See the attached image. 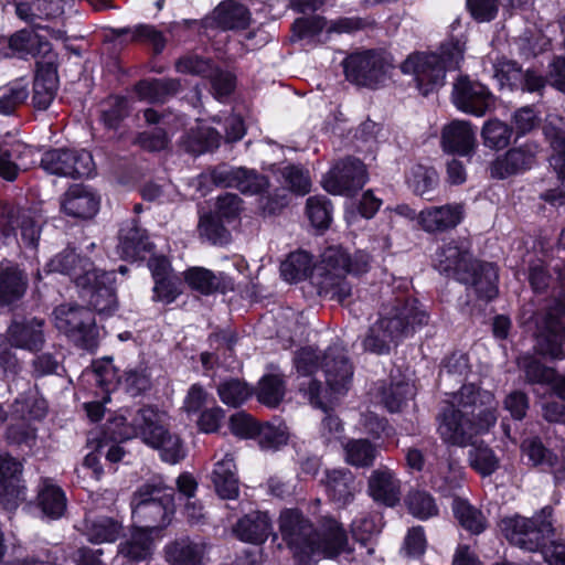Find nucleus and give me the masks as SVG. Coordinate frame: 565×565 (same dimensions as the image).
Returning a JSON list of instances; mask_svg holds the SVG:
<instances>
[{
  "label": "nucleus",
  "instance_id": "f257e3e1",
  "mask_svg": "<svg viewBox=\"0 0 565 565\" xmlns=\"http://www.w3.org/2000/svg\"><path fill=\"white\" fill-rule=\"evenodd\" d=\"M498 402L489 391L473 384L463 385L452 397L438 426L441 438L451 445L466 446L472 437L497 423Z\"/></svg>",
  "mask_w": 565,
  "mask_h": 565
},
{
  "label": "nucleus",
  "instance_id": "f03ea898",
  "mask_svg": "<svg viewBox=\"0 0 565 565\" xmlns=\"http://www.w3.org/2000/svg\"><path fill=\"white\" fill-rule=\"evenodd\" d=\"M370 263L371 257L364 252L350 256L341 248H328L311 275V285L320 297L343 302L352 294L347 274H364L370 269Z\"/></svg>",
  "mask_w": 565,
  "mask_h": 565
},
{
  "label": "nucleus",
  "instance_id": "7ed1b4c3",
  "mask_svg": "<svg viewBox=\"0 0 565 565\" xmlns=\"http://www.w3.org/2000/svg\"><path fill=\"white\" fill-rule=\"evenodd\" d=\"M125 422L124 417L114 422L115 426H122L117 433L119 438H140L146 445L158 449L161 458L170 463H175L184 457L181 440L178 435L169 431L163 412L145 406L135 413L129 424Z\"/></svg>",
  "mask_w": 565,
  "mask_h": 565
},
{
  "label": "nucleus",
  "instance_id": "20e7f679",
  "mask_svg": "<svg viewBox=\"0 0 565 565\" xmlns=\"http://www.w3.org/2000/svg\"><path fill=\"white\" fill-rule=\"evenodd\" d=\"M463 53L465 43L450 40L440 45L439 53L417 52L408 55L401 70L414 76L418 90L426 96L444 86L446 72L459 67Z\"/></svg>",
  "mask_w": 565,
  "mask_h": 565
},
{
  "label": "nucleus",
  "instance_id": "39448f33",
  "mask_svg": "<svg viewBox=\"0 0 565 565\" xmlns=\"http://www.w3.org/2000/svg\"><path fill=\"white\" fill-rule=\"evenodd\" d=\"M132 516L138 527L151 532L166 527L174 511V493L172 488L156 483H146L135 493Z\"/></svg>",
  "mask_w": 565,
  "mask_h": 565
},
{
  "label": "nucleus",
  "instance_id": "423d86ee",
  "mask_svg": "<svg viewBox=\"0 0 565 565\" xmlns=\"http://www.w3.org/2000/svg\"><path fill=\"white\" fill-rule=\"evenodd\" d=\"M552 509L545 507L532 518L513 515L503 518L499 529L504 537L513 545L527 551L536 552L547 547L546 541L553 534Z\"/></svg>",
  "mask_w": 565,
  "mask_h": 565
},
{
  "label": "nucleus",
  "instance_id": "0eeeda50",
  "mask_svg": "<svg viewBox=\"0 0 565 565\" xmlns=\"http://www.w3.org/2000/svg\"><path fill=\"white\" fill-rule=\"evenodd\" d=\"M379 316L377 321L397 342L412 335L429 320L428 313L416 299L394 295L384 299Z\"/></svg>",
  "mask_w": 565,
  "mask_h": 565
},
{
  "label": "nucleus",
  "instance_id": "6e6552de",
  "mask_svg": "<svg viewBox=\"0 0 565 565\" xmlns=\"http://www.w3.org/2000/svg\"><path fill=\"white\" fill-rule=\"evenodd\" d=\"M57 330L77 347L92 351L97 348L99 330L90 309L77 305H60L53 311Z\"/></svg>",
  "mask_w": 565,
  "mask_h": 565
},
{
  "label": "nucleus",
  "instance_id": "1a4fd4ad",
  "mask_svg": "<svg viewBox=\"0 0 565 565\" xmlns=\"http://www.w3.org/2000/svg\"><path fill=\"white\" fill-rule=\"evenodd\" d=\"M279 531L298 565H310L315 546V529L311 522L299 510L287 509L280 513Z\"/></svg>",
  "mask_w": 565,
  "mask_h": 565
},
{
  "label": "nucleus",
  "instance_id": "9d476101",
  "mask_svg": "<svg viewBox=\"0 0 565 565\" xmlns=\"http://www.w3.org/2000/svg\"><path fill=\"white\" fill-rule=\"evenodd\" d=\"M539 351L552 359L565 358V291L547 308L537 333Z\"/></svg>",
  "mask_w": 565,
  "mask_h": 565
},
{
  "label": "nucleus",
  "instance_id": "9b49d317",
  "mask_svg": "<svg viewBox=\"0 0 565 565\" xmlns=\"http://www.w3.org/2000/svg\"><path fill=\"white\" fill-rule=\"evenodd\" d=\"M343 65L349 81L366 87H376L384 82L391 68V63L384 54L376 51L351 54L344 60Z\"/></svg>",
  "mask_w": 565,
  "mask_h": 565
},
{
  "label": "nucleus",
  "instance_id": "f8f14e48",
  "mask_svg": "<svg viewBox=\"0 0 565 565\" xmlns=\"http://www.w3.org/2000/svg\"><path fill=\"white\" fill-rule=\"evenodd\" d=\"M43 223V216L35 210L0 205V232L4 236H10L20 228L22 242L26 247L36 248Z\"/></svg>",
  "mask_w": 565,
  "mask_h": 565
},
{
  "label": "nucleus",
  "instance_id": "ddd939ff",
  "mask_svg": "<svg viewBox=\"0 0 565 565\" xmlns=\"http://www.w3.org/2000/svg\"><path fill=\"white\" fill-rule=\"evenodd\" d=\"M41 167L58 177H89L94 170L92 154L86 150L52 149L41 159Z\"/></svg>",
  "mask_w": 565,
  "mask_h": 565
},
{
  "label": "nucleus",
  "instance_id": "4468645a",
  "mask_svg": "<svg viewBox=\"0 0 565 565\" xmlns=\"http://www.w3.org/2000/svg\"><path fill=\"white\" fill-rule=\"evenodd\" d=\"M367 180L365 166L359 159L338 162L324 177L323 188L332 194H349L360 190Z\"/></svg>",
  "mask_w": 565,
  "mask_h": 565
},
{
  "label": "nucleus",
  "instance_id": "2eb2a0df",
  "mask_svg": "<svg viewBox=\"0 0 565 565\" xmlns=\"http://www.w3.org/2000/svg\"><path fill=\"white\" fill-rule=\"evenodd\" d=\"M452 102L455 106L467 114L481 117L493 105V97L488 88L468 76H459L454 83Z\"/></svg>",
  "mask_w": 565,
  "mask_h": 565
},
{
  "label": "nucleus",
  "instance_id": "dca6fc26",
  "mask_svg": "<svg viewBox=\"0 0 565 565\" xmlns=\"http://www.w3.org/2000/svg\"><path fill=\"white\" fill-rule=\"evenodd\" d=\"M321 369L331 393L342 395L350 390L353 380V365L342 347L328 348L322 355Z\"/></svg>",
  "mask_w": 565,
  "mask_h": 565
},
{
  "label": "nucleus",
  "instance_id": "f3484780",
  "mask_svg": "<svg viewBox=\"0 0 565 565\" xmlns=\"http://www.w3.org/2000/svg\"><path fill=\"white\" fill-rule=\"evenodd\" d=\"M321 484L328 500L339 508L351 504L362 491V481L348 468L326 470Z\"/></svg>",
  "mask_w": 565,
  "mask_h": 565
},
{
  "label": "nucleus",
  "instance_id": "a211bd4d",
  "mask_svg": "<svg viewBox=\"0 0 565 565\" xmlns=\"http://www.w3.org/2000/svg\"><path fill=\"white\" fill-rule=\"evenodd\" d=\"M315 556L335 557L341 553H350L348 535L342 524L332 516H322L318 530L315 531Z\"/></svg>",
  "mask_w": 565,
  "mask_h": 565
},
{
  "label": "nucleus",
  "instance_id": "6ab92c4d",
  "mask_svg": "<svg viewBox=\"0 0 565 565\" xmlns=\"http://www.w3.org/2000/svg\"><path fill=\"white\" fill-rule=\"evenodd\" d=\"M44 324L41 318L17 317L7 329L8 341L17 349L39 351L45 343Z\"/></svg>",
  "mask_w": 565,
  "mask_h": 565
},
{
  "label": "nucleus",
  "instance_id": "aec40b11",
  "mask_svg": "<svg viewBox=\"0 0 565 565\" xmlns=\"http://www.w3.org/2000/svg\"><path fill=\"white\" fill-rule=\"evenodd\" d=\"M465 214L460 203L429 206L418 213V226L426 233H444L458 226Z\"/></svg>",
  "mask_w": 565,
  "mask_h": 565
},
{
  "label": "nucleus",
  "instance_id": "412c9836",
  "mask_svg": "<svg viewBox=\"0 0 565 565\" xmlns=\"http://www.w3.org/2000/svg\"><path fill=\"white\" fill-rule=\"evenodd\" d=\"M56 55L36 62V74L33 83L32 104L38 110H45L53 102L57 90Z\"/></svg>",
  "mask_w": 565,
  "mask_h": 565
},
{
  "label": "nucleus",
  "instance_id": "4be33fe9",
  "mask_svg": "<svg viewBox=\"0 0 565 565\" xmlns=\"http://www.w3.org/2000/svg\"><path fill=\"white\" fill-rule=\"evenodd\" d=\"M440 145L447 153L470 157L477 147L476 131L469 121L452 120L444 126Z\"/></svg>",
  "mask_w": 565,
  "mask_h": 565
},
{
  "label": "nucleus",
  "instance_id": "5701e85b",
  "mask_svg": "<svg viewBox=\"0 0 565 565\" xmlns=\"http://www.w3.org/2000/svg\"><path fill=\"white\" fill-rule=\"evenodd\" d=\"M367 494L376 503L393 508L401 501V481L393 470L380 467L367 478Z\"/></svg>",
  "mask_w": 565,
  "mask_h": 565
},
{
  "label": "nucleus",
  "instance_id": "b1692460",
  "mask_svg": "<svg viewBox=\"0 0 565 565\" xmlns=\"http://www.w3.org/2000/svg\"><path fill=\"white\" fill-rule=\"evenodd\" d=\"M49 271H58L72 277L77 286H87L92 277L97 279V270L87 258H81L72 248L57 254L46 265Z\"/></svg>",
  "mask_w": 565,
  "mask_h": 565
},
{
  "label": "nucleus",
  "instance_id": "393cba45",
  "mask_svg": "<svg viewBox=\"0 0 565 565\" xmlns=\"http://www.w3.org/2000/svg\"><path fill=\"white\" fill-rule=\"evenodd\" d=\"M536 153L537 147L530 143L508 150L491 163V177L502 180L530 169L535 162Z\"/></svg>",
  "mask_w": 565,
  "mask_h": 565
},
{
  "label": "nucleus",
  "instance_id": "a878e982",
  "mask_svg": "<svg viewBox=\"0 0 565 565\" xmlns=\"http://www.w3.org/2000/svg\"><path fill=\"white\" fill-rule=\"evenodd\" d=\"M114 273L97 271V279L92 277L89 285L79 286L82 297L98 313H110L117 306V299L113 287Z\"/></svg>",
  "mask_w": 565,
  "mask_h": 565
},
{
  "label": "nucleus",
  "instance_id": "bb28decb",
  "mask_svg": "<svg viewBox=\"0 0 565 565\" xmlns=\"http://www.w3.org/2000/svg\"><path fill=\"white\" fill-rule=\"evenodd\" d=\"M215 459L210 479L216 494L223 500L237 499L239 480L233 454L224 452L221 458L215 455Z\"/></svg>",
  "mask_w": 565,
  "mask_h": 565
},
{
  "label": "nucleus",
  "instance_id": "cd10ccee",
  "mask_svg": "<svg viewBox=\"0 0 565 565\" xmlns=\"http://www.w3.org/2000/svg\"><path fill=\"white\" fill-rule=\"evenodd\" d=\"M22 472V465L9 455L0 454V503L7 510L18 507L23 494L19 476Z\"/></svg>",
  "mask_w": 565,
  "mask_h": 565
},
{
  "label": "nucleus",
  "instance_id": "c85d7f7f",
  "mask_svg": "<svg viewBox=\"0 0 565 565\" xmlns=\"http://www.w3.org/2000/svg\"><path fill=\"white\" fill-rule=\"evenodd\" d=\"M475 263L468 248L460 246L455 241L440 247L435 258V267L459 282L461 274H467Z\"/></svg>",
  "mask_w": 565,
  "mask_h": 565
},
{
  "label": "nucleus",
  "instance_id": "c756f323",
  "mask_svg": "<svg viewBox=\"0 0 565 565\" xmlns=\"http://www.w3.org/2000/svg\"><path fill=\"white\" fill-rule=\"evenodd\" d=\"M271 532V520L266 512L262 511L245 514L233 527V533L238 540L252 544L264 543Z\"/></svg>",
  "mask_w": 565,
  "mask_h": 565
},
{
  "label": "nucleus",
  "instance_id": "7c9ffc66",
  "mask_svg": "<svg viewBox=\"0 0 565 565\" xmlns=\"http://www.w3.org/2000/svg\"><path fill=\"white\" fill-rule=\"evenodd\" d=\"M498 271L493 264L476 262L467 274H461L460 282L471 286L477 295L486 300L498 294Z\"/></svg>",
  "mask_w": 565,
  "mask_h": 565
},
{
  "label": "nucleus",
  "instance_id": "2f4dec72",
  "mask_svg": "<svg viewBox=\"0 0 565 565\" xmlns=\"http://www.w3.org/2000/svg\"><path fill=\"white\" fill-rule=\"evenodd\" d=\"M98 207L99 199L82 184L71 186L62 201L63 211L74 217L89 218L96 214Z\"/></svg>",
  "mask_w": 565,
  "mask_h": 565
},
{
  "label": "nucleus",
  "instance_id": "473e14b6",
  "mask_svg": "<svg viewBox=\"0 0 565 565\" xmlns=\"http://www.w3.org/2000/svg\"><path fill=\"white\" fill-rule=\"evenodd\" d=\"M164 551L170 565H200L206 552V545L202 541L183 536L169 543Z\"/></svg>",
  "mask_w": 565,
  "mask_h": 565
},
{
  "label": "nucleus",
  "instance_id": "72a5a7b5",
  "mask_svg": "<svg viewBox=\"0 0 565 565\" xmlns=\"http://www.w3.org/2000/svg\"><path fill=\"white\" fill-rule=\"evenodd\" d=\"M8 47L13 55H18L21 58H25L29 55L33 57L41 55V60H47L49 55H55L49 41L25 29L19 30L9 36Z\"/></svg>",
  "mask_w": 565,
  "mask_h": 565
},
{
  "label": "nucleus",
  "instance_id": "f704fd0d",
  "mask_svg": "<svg viewBox=\"0 0 565 565\" xmlns=\"http://www.w3.org/2000/svg\"><path fill=\"white\" fill-rule=\"evenodd\" d=\"M31 153L26 145L13 141L0 146V178L12 182L20 171L28 169L25 157Z\"/></svg>",
  "mask_w": 565,
  "mask_h": 565
},
{
  "label": "nucleus",
  "instance_id": "c9c22d12",
  "mask_svg": "<svg viewBox=\"0 0 565 565\" xmlns=\"http://www.w3.org/2000/svg\"><path fill=\"white\" fill-rule=\"evenodd\" d=\"M151 244L142 228L135 220L122 225L119 232L118 250L126 259L142 258V253L149 252Z\"/></svg>",
  "mask_w": 565,
  "mask_h": 565
},
{
  "label": "nucleus",
  "instance_id": "e433bc0d",
  "mask_svg": "<svg viewBox=\"0 0 565 565\" xmlns=\"http://www.w3.org/2000/svg\"><path fill=\"white\" fill-rule=\"evenodd\" d=\"M185 280L189 286L203 294L210 295L216 291L225 292L233 289V281L224 274L215 275L203 267H194L185 271Z\"/></svg>",
  "mask_w": 565,
  "mask_h": 565
},
{
  "label": "nucleus",
  "instance_id": "4c0bfd02",
  "mask_svg": "<svg viewBox=\"0 0 565 565\" xmlns=\"http://www.w3.org/2000/svg\"><path fill=\"white\" fill-rule=\"evenodd\" d=\"M153 547L151 532L136 526L129 537L119 544L118 553L130 562L139 563L151 558Z\"/></svg>",
  "mask_w": 565,
  "mask_h": 565
},
{
  "label": "nucleus",
  "instance_id": "58836bf2",
  "mask_svg": "<svg viewBox=\"0 0 565 565\" xmlns=\"http://www.w3.org/2000/svg\"><path fill=\"white\" fill-rule=\"evenodd\" d=\"M520 367L524 371L529 383L546 384L554 382V392L565 399V375L556 379L555 371L540 363L539 361L523 356L519 360Z\"/></svg>",
  "mask_w": 565,
  "mask_h": 565
},
{
  "label": "nucleus",
  "instance_id": "ea45409f",
  "mask_svg": "<svg viewBox=\"0 0 565 565\" xmlns=\"http://www.w3.org/2000/svg\"><path fill=\"white\" fill-rule=\"evenodd\" d=\"M213 19L223 30H244L250 23V12L241 3L225 1L215 8Z\"/></svg>",
  "mask_w": 565,
  "mask_h": 565
},
{
  "label": "nucleus",
  "instance_id": "a19ab883",
  "mask_svg": "<svg viewBox=\"0 0 565 565\" xmlns=\"http://www.w3.org/2000/svg\"><path fill=\"white\" fill-rule=\"evenodd\" d=\"M38 502L43 514L51 519L61 518L66 510L64 491L49 478L41 480Z\"/></svg>",
  "mask_w": 565,
  "mask_h": 565
},
{
  "label": "nucleus",
  "instance_id": "79ce46f5",
  "mask_svg": "<svg viewBox=\"0 0 565 565\" xmlns=\"http://www.w3.org/2000/svg\"><path fill=\"white\" fill-rule=\"evenodd\" d=\"M181 87L177 78L146 79L136 85V93L142 100L149 103H163L168 97L175 95Z\"/></svg>",
  "mask_w": 565,
  "mask_h": 565
},
{
  "label": "nucleus",
  "instance_id": "37998d69",
  "mask_svg": "<svg viewBox=\"0 0 565 565\" xmlns=\"http://www.w3.org/2000/svg\"><path fill=\"white\" fill-rule=\"evenodd\" d=\"M26 279L13 267L0 271V307L10 306L20 300L25 292Z\"/></svg>",
  "mask_w": 565,
  "mask_h": 565
},
{
  "label": "nucleus",
  "instance_id": "c03bdc74",
  "mask_svg": "<svg viewBox=\"0 0 565 565\" xmlns=\"http://www.w3.org/2000/svg\"><path fill=\"white\" fill-rule=\"evenodd\" d=\"M121 530V524L111 518L87 519L85 520L84 535L95 544L113 543L118 539Z\"/></svg>",
  "mask_w": 565,
  "mask_h": 565
},
{
  "label": "nucleus",
  "instance_id": "a18cd8bd",
  "mask_svg": "<svg viewBox=\"0 0 565 565\" xmlns=\"http://www.w3.org/2000/svg\"><path fill=\"white\" fill-rule=\"evenodd\" d=\"M216 392L222 403L238 407L250 398L253 388L244 380L227 377L217 384Z\"/></svg>",
  "mask_w": 565,
  "mask_h": 565
},
{
  "label": "nucleus",
  "instance_id": "49530a36",
  "mask_svg": "<svg viewBox=\"0 0 565 565\" xmlns=\"http://www.w3.org/2000/svg\"><path fill=\"white\" fill-rule=\"evenodd\" d=\"M376 456V446L367 439H350L344 445V460L355 468L371 467Z\"/></svg>",
  "mask_w": 565,
  "mask_h": 565
},
{
  "label": "nucleus",
  "instance_id": "de8ad7c7",
  "mask_svg": "<svg viewBox=\"0 0 565 565\" xmlns=\"http://www.w3.org/2000/svg\"><path fill=\"white\" fill-rule=\"evenodd\" d=\"M452 510L459 524L472 534H480L487 527V520L482 512L466 500L455 498Z\"/></svg>",
  "mask_w": 565,
  "mask_h": 565
},
{
  "label": "nucleus",
  "instance_id": "09e8293b",
  "mask_svg": "<svg viewBox=\"0 0 565 565\" xmlns=\"http://www.w3.org/2000/svg\"><path fill=\"white\" fill-rule=\"evenodd\" d=\"M312 269V258L307 252L291 253L280 265V274L286 281L305 279Z\"/></svg>",
  "mask_w": 565,
  "mask_h": 565
},
{
  "label": "nucleus",
  "instance_id": "8fccbe9b",
  "mask_svg": "<svg viewBox=\"0 0 565 565\" xmlns=\"http://www.w3.org/2000/svg\"><path fill=\"white\" fill-rule=\"evenodd\" d=\"M481 137L486 147L500 150L509 146L512 128L499 119H490L484 122Z\"/></svg>",
  "mask_w": 565,
  "mask_h": 565
},
{
  "label": "nucleus",
  "instance_id": "3c124183",
  "mask_svg": "<svg viewBox=\"0 0 565 565\" xmlns=\"http://www.w3.org/2000/svg\"><path fill=\"white\" fill-rule=\"evenodd\" d=\"M119 383L131 396H139L150 390L151 374L145 364H139L124 372Z\"/></svg>",
  "mask_w": 565,
  "mask_h": 565
},
{
  "label": "nucleus",
  "instance_id": "603ef678",
  "mask_svg": "<svg viewBox=\"0 0 565 565\" xmlns=\"http://www.w3.org/2000/svg\"><path fill=\"white\" fill-rule=\"evenodd\" d=\"M470 466L482 476L492 475L499 467V459L490 447L480 443L472 444L469 450Z\"/></svg>",
  "mask_w": 565,
  "mask_h": 565
},
{
  "label": "nucleus",
  "instance_id": "864d4df0",
  "mask_svg": "<svg viewBox=\"0 0 565 565\" xmlns=\"http://www.w3.org/2000/svg\"><path fill=\"white\" fill-rule=\"evenodd\" d=\"M397 343V340L379 321L370 327L363 340L364 349L375 354H386Z\"/></svg>",
  "mask_w": 565,
  "mask_h": 565
},
{
  "label": "nucleus",
  "instance_id": "5fc2aeb1",
  "mask_svg": "<svg viewBox=\"0 0 565 565\" xmlns=\"http://www.w3.org/2000/svg\"><path fill=\"white\" fill-rule=\"evenodd\" d=\"M545 134L553 149L550 163L557 173V177L565 180V129H556L548 125L545 127Z\"/></svg>",
  "mask_w": 565,
  "mask_h": 565
},
{
  "label": "nucleus",
  "instance_id": "6e6d98bb",
  "mask_svg": "<svg viewBox=\"0 0 565 565\" xmlns=\"http://www.w3.org/2000/svg\"><path fill=\"white\" fill-rule=\"evenodd\" d=\"M405 502L408 512L417 519L427 520L438 513L434 498L425 491L409 492Z\"/></svg>",
  "mask_w": 565,
  "mask_h": 565
},
{
  "label": "nucleus",
  "instance_id": "4d7b16f0",
  "mask_svg": "<svg viewBox=\"0 0 565 565\" xmlns=\"http://www.w3.org/2000/svg\"><path fill=\"white\" fill-rule=\"evenodd\" d=\"M284 395V381L278 375H266L260 380L257 392L260 403L276 407L282 401Z\"/></svg>",
  "mask_w": 565,
  "mask_h": 565
},
{
  "label": "nucleus",
  "instance_id": "13d9d810",
  "mask_svg": "<svg viewBox=\"0 0 565 565\" xmlns=\"http://www.w3.org/2000/svg\"><path fill=\"white\" fill-rule=\"evenodd\" d=\"M414 394V386L411 383H393L382 391V403L390 412H398Z\"/></svg>",
  "mask_w": 565,
  "mask_h": 565
},
{
  "label": "nucleus",
  "instance_id": "bf43d9fd",
  "mask_svg": "<svg viewBox=\"0 0 565 565\" xmlns=\"http://www.w3.org/2000/svg\"><path fill=\"white\" fill-rule=\"evenodd\" d=\"M430 482L433 487L443 495H452L456 490L461 487L462 476L461 472L455 469L451 465L439 468L437 472L431 471Z\"/></svg>",
  "mask_w": 565,
  "mask_h": 565
},
{
  "label": "nucleus",
  "instance_id": "052dcab7",
  "mask_svg": "<svg viewBox=\"0 0 565 565\" xmlns=\"http://www.w3.org/2000/svg\"><path fill=\"white\" fill-rule=\"evenodd\" d=\"M111 33L115 36H121L125 34H131L132 41H148L152 46L156 53H160L166 45V41L161 32L157 31L151 25L140 24L135 29L129 28H120V29H111Z\"/></svg>",
  "mask_w": 565,
  "mask_h": 565
},
{
  "label": "nucleus",
  "instance_id": "680f3d73",
  "mask_svg": "<svg viewBox=\"0 0 565 565\" xmlns=\"http://www.w3.org/2000/svg\"><path fill=\"white\" fill-rule=\"evenodd\" d=\"M200 236L212 244H226L230 241V232L224 227L221 218L213 214H205L199 222Z\"/></svg>",
  "mask_w": 565,
  "mask_h": 565
},
{
  "label": "nucleus",
  "instance_id": "e2e57ef3",
  "mask_svg": "<svg viewBox=\"0 0 565 565\" xmlns=\"http://www.w3.org/2000/svg\"><path fill=\"white\" fill-rule=\"evenodd\" d=\"M408 182L415 194L425 196L438 184V173L434 168L418 164L412 169Z\"/></svg>",
  "mask_w": 565,
  "mask_h": 565
},
{
  "label": "nucleus",
  "instance_id": "0e129e2a",
  "mask_svg": "<svg viewBox=\"0 0 565 565\" xmlns=\"http://www.w3.org/2000/svg\"><path fill=\"white\" fill-rule=\"evenodd\" d=\"M19 19L33 24L38 19H47L54 14L51 2L47 0H25L15 4Z\"/></svg>",
  "mask_w": 565,
  "mask_h": 565
},
{
  "label": "nucleus",
  "instance_id": "69168bd1",
  "mask_svg": "<svg viewBox=\"0 0 565 565\" xmlns=\"http://www.w3.org/2000/svg\"><path fill=\"white\" fill-rule=\"evenodd\" d=\"M128 113V100L125 97L111 96L102 105V119L110 129L118 128Z\"/></svg>",
  "mask_w": 565,
  "mask_h": 565
},
{
  "label": "nucleus",
  "instance_id": "338daca9",
  "mask_svg": "<svg viewBox=\"0 0 565 565\" xmlns=\"http://www.w3.org/2000/svg\"><path fill=\"white\" fill-rule=\"evenodd\" d=\"M284 184L297 195H306L311 189V179L307 170L298 166H287L281 169Z\"/></svg>",
  "mask_w": 565,
  "mask_h": 565
},
{
  "label": "nucleus",
  "instance_id": "774afa93",
  "mask_svg": "<svg viewBox=\"0 0 565 565\" xmlns=\"http://www.w3.org/2000/svg\"><path fill=\"white\" fill-rule=\"evenodd\" d=\"M306 213L317 228H327L331 223V204L324 196H310L306 203Z\"/></svg>",
  "mask_w": 565,
  "mask_h": 565
}]
</instances>
